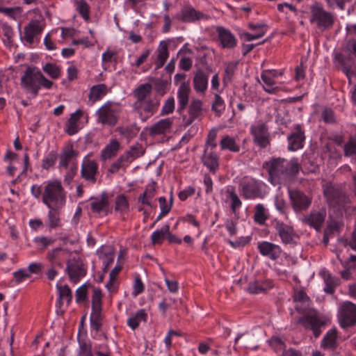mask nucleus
<instances>
[{
  "instance_id": "nucleus-1",
  "label": "nucleus",
  "mask_w": 356,
  "mask_h": 356,
  "mask_svg": "<svg viewBox=\"0 0 356 356\" xmlns=\"http://www.w3.org/2000/svg\"><path fill=\"white\" fill-rule=\"evenodd\" d=\"M264 168L268 172L269 181L274 185L286 183L300 169L296 159L288 161L281 158L271 159L266 161Z\"/></svg>"
},
{
  "instance_id": "nucleus-2",
  "label": "nucleus",
  "mask_w": 356,
  "mask_h": 356,
  "mask_svg": "<svg viewBox=\"0 0 356 356\" xmlns=\"http://www.w3.org/2000/svg\"><path fill=\"white\" fill-rule=\"evenodd\" d=\"M42 202L47 208H63L66 203V195L61 182L58 180L44 183Z\"/></svg>"
},
{
  "instance_id": "nucleus-3",
  "label": "nucleus",
  "mask_w": 356,
  "mask_h": 356,
  "mask_svg": "<svg viewBox=\"0 0 356 356\" xmlns=\"http://www.w3.org/2000/svg\"><path fill=\"white\" fill-rule=\"evenodd\" d=\"M309 22L318 29L325 31L330 29L334 22L332 13L325 10L321 3L315 1L310 6Z\"/></svg>"
},
{
  "instance_id": "nucleus-4",
  "label": "nucleus",
  "mask_w": 356,
  "mask_h": 356,
  "mask_svg": "<svg viewBox=\"0 0 356 356\" xmlns=\"http://www.w3.org/2000/svg\"><path fill=\"white\" fill-rule=\"evenodd\" d=\"M120 113L119 105L108 101L95 112L97 122L104 126L114 127L118 122Z\"/></svg>"
},
{
  "instance_id": "nucleus-5",
  "label": "nucleus",
  "mask_w": 356,
  "mask_h": 356,
  "mask_svg": "<svg viewBox=\"0 0 356 356\" xmlns=\"http://www.w3.org/2000/svg\"><path fill=\"white\" fill-rule=\"evenodd\" d=\"M241 193L244 199L262 198L265 194L266 184L252 177H245L240 184Z\"/></svg>"
},
{
  "instance_id": "nucleus-6",
  "label": "nucleus",
  "mask_w": 356,
  "mask_h": 356,
  "mask_svg": "<svg viewBox=\"0 0 356 356\" xmlns=\"http://www.w3.org/2000/svg\"><path fill=\"white\" fill-rule=\"evenodd\" d=\"M40 74L41 72L38 68L28 67L21 77L20 83L22 88L33 97L38 95Z\"/></svg>"
},
{
  "instance_id": "nucleus-7",
  "label": "nucleus",
  "mask_w": 356,
  "mask_h": 356,
  "mask_svg": "<svg viewBox=\"0 0 356 356\" xmlns=\"http://www.w3.org/2000/svg\"><path fill=\"white\" fill-rule=\"evenodd\" d=\"M65 272L70 280L76 284L87 273V266L76 254L72 255L67 260Z\"/></svg>"
},
{
  "instance_id": "nucleus-8",
  "label": "nucleus",
  "mask_w": 356,
  "mask_h": 356,
  "mask_svg": "<svg viewBox=\"0 0 356 356\" xmlns=\"http://www.w3.org/2000/svg\"><path fill=\"white\" fill-rule=\"evenodd\" d=\"M337 319L342 328L352 327L356 324V305L350 302H343L339 307Z\"/></svg>"
},
{
  "instance_id": "nucleus-9",
  "label": "nucleus",
  "mask_w": 356,
  "mask_h": 356,
  "mask_svg": "<svg viewBox=\"0 0 356 356\" xmlns=\"http://www.w3.org/2000/svg\"><path fill=\"white\" fill-rule=\"evenodd\" d=\"M109 197L106 192L90 200V211L95 216H106L109 213Z\"/></svg>"
},
{
  "instance_id": "nucleus-10",
  "label": "nucleus",
  "mask_w": 356,
  "mask_h": 356,
  "mask_svg": "<svg viewBox=\"0 0 356 356\" xmlns=\"http://www.w3.org/2000/svg\"><path fill=\"white\" fill-rule=\"evenodd\" d=\"M133 109L144 122L152 116L158 109L159 103L152 99L136 101L133 104Z\"/></svg>"
},
{
  "instance_id": "nucleus-11",
  "label": "nucleus",
  "mask_w": 356,
  "mask_h": 356,
  "mask_svg": "<svg viewBox=\"0 0 356 356\" xmlns=\"http://www.w3.org/2000/svg\"><path fill=\"white\" fill-rule=\"evenodd\" d=\"M250 133L254 142L261 147H266L270 143V134L267 125L262 121H257L250 127Z\"/></svg>"
},
{
  "instance_id": "nucleus-12",
  "label": "nucleus",
  "mask_w": 356,
  "mask_h": 356,
  "mask_svg": "<svg viewBox=\"0 0 356 356\" xmlns=\"http://www.w3.org/2000/svg\"><path fill=\"white\" fill-rule=\"evenodd\" d=\"M305 329L312 331L316 338L322 332L321 328L325 326V321L323 317L318 315H305L298 321Z\"/></svg>"
},
{
  "instance_id": "nucleus-13",
  "label": "nucleus",
  "mask_w": 356,
  "mask_h": 356,
  "mask_svg": "<svg viewBox=\"0 0 356 356\" xmlns=\"http://www.w3.org/2000/svg\"><path fill=\"white\" fill-rule=\"evenodd\" d=\"M98 173V163L95 160L91 159L90 155H86L82 161L81 166V176L82 178L92 184L96 182V176Z\"/></svg>"
},
{
  "instance_id": "nucleus-14",
  "label": "nucleus",
  "mask_w": 356,
  "mask_h": 356,
  "mask_svg": "<svg viewBox=\"0 0 356 356\" xmlns=\"http://www.w3.org/2000/svg\"><path fill=\"white\" fill-rule=\"evenodd\" d=\"M289 197L292 207L295 212H300L307 210L311 203L312 198L304 193L297 190H289Z\"/></svg>"
},
{
  "instance_id": "nucleus-15",
  "label": "nucleus",
  "mask_w": 356,
  "mask_h": 356,
  "mask_svg": "<svg viewBox=\"0 0 356 356\" xmlns=\"http://www.w3.org/2000/svg\"><path fill=\"white\" fill-rule=\"evenodd\" d=\"M72 253L67 249L57 248L51 250L47 253L46 258L51 266H57L58 268L63 267V263L70 258Z\"/></svg>"
},
{
  "instance_id": "nucleus-16",
  "label": "nucleus",
  "mask_w": 356,
  "mask_h": 356,
  "mask_svg": "<svg viewBox=\"0 0 356 356\" xmlns=\"http://www.w3.org/2000/svg\"><path fill=\"white\" fill-rule=\"evenodd\" d=\"M276 232L278 234L281 241L285 244H294L296 243L295 239L296 234L293 227L284 223L283 222L277 220L274 226Z\"/></svg>"
},
{
  "instance_id": "nucleus-17",
  "label": "nucleus",
  "mask_w": 356,
  "mask_h": 356,
  "mask_svg": "<svg viewBox=\"0 0 356 356\" xmlns=\"http://www.w3.org/2000/svg\"><path fill=\"white\" fill-rule=\"evenodd\" d=\"M257 248L262 256L267 257L271 260L277 259L282 253L280 245L268 241L258 243Z\"/></svg>"
},
{
  "instance_id": "nucleus-18",
  "label": "nucleus",
  "mask_w": 356,
  "mask_h": 356,
  "mask_svg": "<svg viewBox=\"0 0 356 356\" xmlns=\"http://www.w3.org/2000/svg\"><path fill=\"white\" fill-rule=\"evenodd\" d=\"M288 140V149L289 151H296L302 149L304 146L305 140V132L301 129V126L297 124L295 127V130L287 137Z\"/></svg>"
},
{
  "instance_id": "nucleus-19",
  "label": "nucleus",
  "mask_w": 356,
  "mask_h": 356,
  "mask_svg": "<svg viewBox=\"0 0 356 356\" xmlns=\"http://www.w3.org/2000/svg\"><path fill=\"white\" fill-rule=\"evenodd\" d=\"M216 33L222 48L231 49L236 46L237 40L229 29L218 26L216 28Z\"/></svg>"
},
{
  "instance_id": "nucleus-20",
  "label": "nucleus",
  "mask_w": 356,
  "mask_h": 356,
  "mask_svg": "<svg viewBox=\"0 0 356 356\" xmlns=\"http://www.w3.org/2000/svg\"><path fill=\"white\" fill-rule=\"evenodd\" d=\"M176 19L183 22L191 23L196 20L206 19L207 16L192 7L184 8L175 16Z\"/></svg>"
},
{
  "instance_id": "nucleus-21",
  "label": "nucleus",
  "mask_w": 356,
  "mask_h": 356,
  "mask_svg": "<svg viewBox=\"0 0 356 356\" xmlns=\"http://www.w3.org/2000/svg\"><path fill=\"white\" fill-rule=\"evenodd\" d=\"M326 216L325 211H313L301 218L302 223L318 229L323 224Z\"/></svg>"
},
{
  "instance_id": "nucleus-22",
  "label": "nucleus",
  "mask_w": 356,
  "mask_h": 356,
  "mask_svg": "<svg viewBox=\"0 0 356 356\" xmlns=\"http://www.w3.org/2000/svg\"><path fill=\"white\" fill-rule=\"evenodd\" d=\"M173 124V118H167L161 119L154 123L149 129V133L151 136H158L165 134L169 132Z\"/></svg>"
},
{
  "instance_id": "nucleus-23",
  "label": "nucleus",
  "mask_w": 356,
  "mask_h": 356,
  "mask_svg": "<svg viewBox=\"0 0 356 356\" xmlns=\"http://www.w3.org/2000/svg\"><path fill=\"white\" fill-rule=\"evenodd\" d=\"M130 211V204L128 197L124 194L118 195L114 200V212L120 217L124 218Z\"/></svg>"
},
{
  "instance_id": "nucleus-24",
  "label": "nucleus",
  "mask_w": 356,
  "mask_h": 356,
  "mask_svg": "<svg viewBox=\"0 0 356 356\" xmlns=\"http://www.w3.org/2000/svg\"><path fill=\"white\" fill-rule=\"evenodd\" d=\"M249 28L252 31H257V33H250L243 32L241 34V38L245 41H252L262 38L268 30L266 24L263 23L249 24Z\"/></svg>"
},
{
  "instance_id": "nucleus-25",
  "label": "nucleus",
  "mask_w": 356,
  "mask_h": 356,
  "mask_svg": "<svg viewBox=\"0 0 356 356\" xmlns=\"http://www.w3.org/2000/svg\"><path fill=\"white\" fill-rule=\"evenodd\" d=\"M208 76L201 69H198L194 74L193 88L196 92L204 94L208 88Z\"/></svg>"
},
{
  "instance_id": "nucleus-26",
  "label": "nucleus",
  "mask_w": 356,
  "mask_h": 356,
  "mask_svg": "<svg viewBox=\"0 0 356 356\" xmlns=\"http://www.w3.org/2000/svg\"><path fill=\"white\" fill-rule=\"evenodd\" d=\"M202 161L211 172H215L218 168L219 158L218 154L212 149H204Z\"/></svg>"
},
{
  "instance_id": "nucleus-27",
  "label": "nucleus",
  "mask_w": 356,
  "mask_h": 356,
  "mask_svg": "<svg viewBox=\"0 0 356 356\" xmlns=\"http://www.w3.org/2000/svg\"><path fill=\"white\" fill-rule=\"evenodd\" d=\"M43 28L38 21H31L24 28V39L29 43L32 44L34 42V38L37 35L40 34Z\"/></svg>"
},
{
  "instance_id": "nucleus-28",
  "label": "nucleus",
  "mask_w": 356,
  "mask_h": 356,
  "mask_svg": "<svg viewBox=\"0 0 356 356\" xmlns=\"http://www.w3.org/2000/svg\"><path fill=\"white\" fill-rule=\"evenodd\" d=\"M191 91L189 83H182L181 85H179L177 90L179 110H184L188 105Z\"/></svg>"
},
{
  "instance_id": "nucleus-29",
  "label": "nucleus",
  "mask_w": 356,
  "mask_h": 356,
  "mask_svg": "<svg viewBox=\"0 0 356 356\" xmlns=\"http://www.w3.org/2000/svg\"><path fill=\"white\" fill-rule=\"evenodd\" d=\"M76 152L72 147H70L64 149L59 156V168L67 169L70 163L72 165L73 162H77L76 160Z\"/></svg>"
},
{
  "instance_id": "nucleus-30",
  "label": "nucleus",
  "mask_w": 356,
  "mask_h": 356,
  "mask_svg": "<svg viewBox=\"0 0 356 356\" xmlns=\"http://www.w3.org/2000/svg\"><path fill=\"white\" fill-rule=\"evenodd\" d=\"M83 115V111L77 109L74 113L70 115L69 120L66 123L65 131L70 136L76 134L79 129L78 122Z\"/></svg>"
},
{
  "instance_id": "nucleus-31",
  "label": "nucleus",
  "mask_w": 356,
  "mask_h": 356,
  "mask_svg": "<svg viewBox=\"0 0 356 356\" xmlns=\"http://www.w3.org/2000/svg\"><path fill=\"white\" fill-rule=\"evenodd\" d=\"M273 286V282L269 280H254L249 283L248 291L250 293L258 294L268 291Z\"/></svg>"
},
{
  "instance_id": "nucleus-32",
  "label": "nucleus",
  "mask_w": 356,
  "mask_h": 356,
  "mask_svg": "<svg viewBox=\"0 0 356 356\" xmlns=\"http://www.w3.org/2000/svg\"><path fill=\"white\" fill-rule=\"evenodd\" d=\"M108 92V87L104 83L93 86L88 95V99L92 103L102 99Z\"/></svg>"
},
{
  "instance_id": "nucleus-33",
  "label": "nucleus",
  "mask_w": 356,
  "mask_h": 356,
  "mask_svg": "<svg viewBox=\"0 0 356 356\" xmlns=\"http://www.w3.org/2000/svg\"><path fill=\"white\" fill-rule=\"evenodd\" d=\"M337 337L335 328L328 330L321 341V346L324 349H335L337 346Z\"/></svg>"
},
{
  "instance_id": "nucleus-34",
  "label": "nucleus",
  "mask_w": 356,
  "mask_h": 356,
  "mask_svg": "<svg viewBox=\"0 0 356 356\" xmlns=\"http://www.w3.org/2000/svg\"><path fill=\"white\" fill-rule=\"evenodd\" d=\"M120 143L116 139L111 140L109 143L102 150V159L106 161L115 156L120 149Z\"/></svg>"
},
{
  "instance_id": "nucleus-35",
  "label": "nucleus",
  "mask_w": 356,
  "mask_h": 356,
  "mask_svg": "<svg viewBox=\"0 0 356 356\" xmlns=\"http://www.w3.org/2000/svg\"><path fill=\"white\" fill-rule=\"evenodd\" d=\"M293 300L296 302V308L298 311L304 312L309 307L310 300L302 290L295 292Z\"/></svg>"
},
{
  "instance_id": "nucleus-36",
  "label": "nucleus",
  "mask_w": 356,
  "mask_h": 356,
  "mask_svg": "<svg viewBox=\"0 0 356 356\" xmlns=\"http://www.w3.org/2000/svg\"><path fill=\"white\" fill-rule=\"evenodd\" d=\"M156 195V189L154 184H149L146 186L144 193L138 197V202L142 204L152 207L154 199Z\"/></svg>"
},
{
  "instance_id": "nucleus-37",
  "label": "nucleus",
  "mask_w": 356,
  "mask_h": 356,
  "mask_svg": "<svg viewBox=\"0 0 356 356\" xmlns=\"http://www.w3.org/2000/svg\"><path fill=\"white\" fill-rule=\"evenodd\" d=\"M261 79L263 81V88L268 93H275L277 90L275 86V81L272 74L268 70H264L261 74Z\"/></svg>"
},
{
  "instance_id": "nucleus-38",
  "label": "nucleus",
  "mask_w": 356,
  "mask_h": 356,
  "mask_svg": "<svg viewBox=\"0 0 356 356\" xmlns=\"http://www.w3.org/2000/svg\"><path fill=\"white\" fill-rule=\"evenodd\" d=\"M321 275L325 283L324 291L327 293H333L336 286L339 284L338 278L325 270L321 273Z\"/></svg>"
},
{
  "instance_id": "nucleus-39",
  "label": "nucleus",
  "mask_w": 356,
  "mask_h": 356,
  "mask_svg": "<svg viewBox=\"0 0 356 356\" xmlns=\"http://www.w3.org/2000/svg\"><path fill=\"white\" fill-rule=\"evenodd\" d=\"M220 146L222 150L227 149L232 152H238L240 151V145L237 144L234 138L228 135L222 137Z\"/></svg>"
},
{
  "instance_id": "nucleus-40",
  "label": "nucleus",
  "mask_w": 356,
  "mask_h": 356,
  "mask_svg": "<svg viewBox=\"0 0 356 356\" xmlns=\"http://www.w3.org/2000/svg\"><path fill=\"white\" fill-rule=\"evenodd\" d=\"M144 149L140 144L136 143L133 145L130 149L124 152L122 155L127 159V163L129 164L136 159L143 156Z\"/></svg>"
},
{
  "instance_id": "nucleus-41",
  "label": "nucleus",
  "mask_w": 356,
  "mask_h": 356,
  "mask_svg": "<svg viewBox=\"0 0 356 356\" xmlns=\"http://www.w3.org/2000/svg\"><path fill=\"white\" fill-rule=\"evenodd\" d=\"M226 194V202H229L232 212L236 214L237 211L241 208L242 202L233 189H227Z\"/></svg>"
},
{
  "instance_id": "nucleus-42",
  "label": "nucleus",
  "mask_w": 356,
  "mask_h": 356,
  "mask_svg": "<svg viewBox=\"0 0 356 356\" xmlns=\"http://www.w3.org/2000/svg\"><path fill=\"white\" fill-rule=\"evenodd\" d=\"M152 87L149 83H144L139 86L134 90V96L136 101H143L150 99L148 97L152 92Z\"/></svg>"
},
{
  "instance_id": "nucleus-43",
  "label": "nucleus",
  "mask_w": 356,
  "mask_h": 356,
  "mask_svg": "<svg viewBox=\"0 0 356 356\" xmlns=\"http://www.w3.org/2000/svg\"><path fill=\"white\" fill-rule=\"evenodd\" d=\"M74 6L85 22L90 21V6L85 0H74Z\"/></svg>"
},
{
  "instance_id": "nucleus-44",
  "label": "nucleus",
  "mask_w": 356,
  "mask_h": 356,
  "mask_svg": "<svg viewBox=\"0 0 356 356\" xmlns=\"http://www.w3.org/2000/svg\"><path fill=\"white\" fill-rule=\"evenodd\" d=\"M170 226L168 224L163 225L160 229H156L151 236L154 244H161L165 236L169 234Z\"/></svg>"
},
{
  "instance_id": "nucleus-45",
  "label": "nucleus",
  "mask_w": 356,
  "mask_h": 356,
  "mask_svg": "<svg viewBox=\"0 0 356 356\" xmlns=\"http://www.w3.org/2000/svg\"><path fill=\"white\" fill-rule=\"evenodd\" d=\"M147 313L144 309H139L127 320L128 325L132 329H136L142 321H146Z\"/></svg>"
},
{
  "instance_id": "nucleus-46",
  "label": "nucleus",
  "mask_w": 356,
  "mask_h": 356,
  "mask_svg": "<svg viewBox=\"0 0 356 356\" xmlns=\"http://www.w3.org/2000/svg\"><path fill=\"white\" fill-rule=\"evenodd\" d=\"M202 102L200 99H193L189 106V120L190 122L197 118L202 111Z\"/></svg>"
},
{
  "instance_id": "nucleus-47",
  "label": "nucleus",
  "mask_w": 356,
  "mask_h": 356,
  "mask_svg": "<svg viewBox=\"0 0 356 356\" xmlns=\"http://www.w3.org/2000/svg\"><path fill=\"white\" fill-rule=\"evenodd\" d=\"M61 208H51L47 213L48 226L49 228H55L60 225V219L58 210Z\"/></svg>"
},
{
  "instance_id": "nucleus-48",
  "label": "nucleus",
  "mask_w": 356,
  "mask_h": 356,
  "mask_svg": "<svg viewBox=\"0 0 356 356\" xmlns=\"http://www.w3.org/2000/svg\"><path fill=\"white\" fill-rule=\"evenodd\" d=\"M102 299L101 289L94 288L92 296V312H102Z\"/></svg>"
},
{
  "instance_id": "nucleus-49",
  "label": "nucleus",
  "mask_w": 356,
  "mask_h": 356,
  "mask_svg": "<svg viewBox=\"0 0 356 356\" xmlns=\"http://www.w3.org/2000/svg\"><path fill=\"white\" fill-rule=\"evenodd\" d=\"M42 70L52 79H58L61 75L60 67L54 63H46L42 67Z\"/></svg>"
},
{
  "instance_id": "nucleus-50",
  "label": "nucleus",
  "mask_w": 356,
  "mask_h": 356,
  "mask_svg": "<svg viewBox=\"0 0 356 356\" xmlns=\"http://www.w3.org/2000/svg\"><path fill=\"white\" fill-rule=\"evenodd\" d=\"M268 218L266 210L264 206L261 204H257L255 206V212L254 215V220L256 222L263 225L265 223Z\"/></svg>"
},
{
  "instance_id": "nucleus-51",
  "label": "nucleus",
  "mask_w": 356,
  "mask_h": 356,
  "mask_svg": "<svg viewBox=\"0 0 356 356\" xmlns=\"http://www.w3.org/2000/svg\"><path fill=\"white\" fill-rule=\"evenodd\" d=\"M168 58V47L165 44L161 43L158 48L156 65L157 68L161 67Z\"/></svg>"
},
{
  "instance_id": "nucleus-52",
  "label": "nucleus",
  "mask_w": 356,
  "mask_h": 356,
  "mask_svg": "<svg viewBox=\"0 0 356 356\" xmlns=\"http://www.w3.org/2000/svg\"><path fill=\"white\" fill-rule=\"evenodd\" d=\"M212 111L215 113L216 115L220 117L222 112L225 111V105L223 99L218 94L215 95L214 101L213 102Z\"/></svg>"
},
{
  "instance_id": "nucleus-53",
  "label": "nucleus",
  "mask_w": 356,
  "mask_h": 356,
  "mask_svg": "<svg viewBox=\"0 0 356 356\" xmlns=\"http://www.w3.org/2000/svg\"><path fill=\"white\" fill-rule=\"evenodd\" d=\"M218 134V129L212 128L208 133L204 149H213L217 146L216 141Z\"/></svg>"
},
{
  "instance_id": "nucleus-54",
  "label": "nucleus",
  "mask_w": 356,
  "mask_h": 356,
  "mask_svg": "<svg viewBox=\"0 0 356 356\" xmlns=\"http://www.w3.org/2000/svg\"><path fill=\"white\" fill-rule=\"evenodd\" d=\"M98 254H99V259H102V263L104 265V269L105 270L113 262L114 258H115V254L112 251H108V252L99 251Z\"/></svg>"
},
{
  "instance_id": "nucleus-55",
  "label": "nucleus",
  "mask_w": 356,
  "mask_h": 356,
  "mask_svg": "<svg viewBox=\"0 0 356 356\" xmlns=\"http://www.w3.org/2000/svg\"><path fill=\"white\" fill-rule=\"evenodd\" d=\"M59 293V298L70 303L72 299V291L67 285L59 286L56 284Z\"/></svg>"
},
{
  "instance_id": "nucleus-56",
  "label": "nucleus",
  "mask_w": 356,
  "mask_h": 356,
  "mask_svg": "<svg viewBox=\"0 0 356 356\" xmlns=\"http://www.w3.org/2000/svg\"><path fill=\"white\" fill-rule=\"evenodd\" d=\"M344 155L351 156L356 155V137H350L343 146Z\"/></svg>"
},
{
  "instance_id": "nucleus-57",
  "label": "nucleus",
  "mask_w": 356,
  "mask_h": 356,
  "mask_svg": "<svg viewBox=\"0 0 356 356\" xmlns=\"http://www.w3.org/2000/svg\"><path fill=\"white\" fill-rule=\"evenodd\" d=\"M127 165V159L122 154L115 162L111 164L108 171L113 174L117 173L120 169L125 168Z\"/></svg>"
},
{
  "instance_id": "nucleus-58",
  "label": "nucleus",
  "mask_w": 356,
  "mask_h": 356,
  "mask_svg": "<svg viewBox=\"0 0 356 356\" xmlns=\"http://www.w3.org/2000/svg\"><path fill=\"white\" fill-rule=\"evenodd\" d=\"M145 290V285L139 275H137L134 278L133 284V291L132 296L136 297L139 294L142 293Z\"/></svg>"
},
{
  "instance_id": "nucleus-59",
  "label": "nucleus",
  "mask_w": 356,
  "mask_h": 356,
  "mask_svg": "<svg viewBox=\"0 0 356 356\" xmlns=\"http://www.w3.org/2000/svg\"><path fill=\"white\" fill-rule=\"evenodd\" d=\"M79 350L78 356H93L90 344L79 338Z\"/></svg>"
},
{
  "instance_id": "nucleus-60",
  "label": "nucleus",
  "mask_w": 356,
  "mask_h": 356,
  "mask_svg": "<svg viewBox=\"0 0 356 356\" xmlns=\"http://www.w3.org/2000/svg\"><path fill=\"white\" fill-rule=\"evenodd\" d=\"M101 320V312H92L90 314L91 328L98 331L102 326Z\"/></svg>"
},
{
  "instance_id": "nucleus-61",
  "label": "nucleus",
  "mask_w": 356,
  "mask_h": 356,
  "mask_svg": "<svg viewBox=\"0 0 356 356\" xmlns=\"http://www.w3.org/2000/svg\"><path fill=\"white\" fill-rule=\"evenodd\" d=\"M175 109V99L173 97L168 98L164 103L161 111V115L172 113Z\"/></svg>"
},
{
  "instance_id": "nucleus-62",
  "label": "nucleus",
  "mask_w": 356,
  "mask_h": 356,
  "mask_svg": "<svg viewBox=\"0 0 356 356\" xmlns=\"http://www.w3.org/2000/svg\"><path fill=\"white\" fill-rule=\"evenodd\" d=\"M34 241L42 250H44L48 246L52 245L54 240L47 236H37L35 238Z\"/></svg>"
},
{
  "instance_id": "nucleus-63",
  "label": "nucleus",
  "mask_w": 356,
  "mask_h": 356,
  "mask_svg": "<svg viewBox=\"0 0 356 356\" xmlns=\"http://www.w3.org/2000/svg\"><path fill=\"white\" fill-rule=\"evenodd\" d=\"M56 160V156L54 153L49 154L45 156L42 161V168L45 170H48L49 168L53 166Z\"/></svg>"
},
{
  "instance_id": "nucleus-64",
  "label": "nucleus",
  "mask_w": 356,
  "mask_h": 356,
  "mask_svg": "<svg viewBox=\"0 0 356 356\" xmlns=\"http://www.w3.org/2000/svg\"><path fill=\"white\" fill-rule=\"evenodd\" d=\"M13 277L17 283L23 282L25 279L30 277L29 273L27 269L21 268L13 273Z\"/></svg>"
}]
</instances>
